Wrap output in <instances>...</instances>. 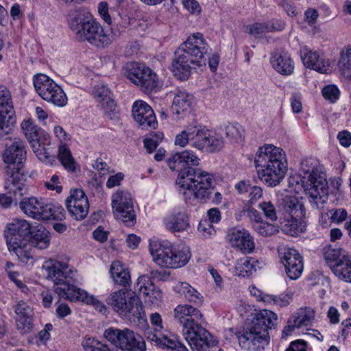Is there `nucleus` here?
Masks as SVG:
<instances>
[{
  "mask_svg": "<svg viewBox=\"0 0 351 351\" xmlns=\"http://www.w3.org/2000/svg\"><path fill=\"white\" fill-rule=\"evenodd\" d=\"M332 271L339 280L351 283V256L343 258Z\"/></svg>",
  "mask_w": 351,
  "mask_h": 351,
  "instance_id": "39",
  "label": "nucleus"
},
{
  "mask_svg": "<svg viewBox=\"0 0 351 351\" xmlns=\"http://www.w3.org/2000/svg\"><path fill=\"white\" fill-rule=\"evenodd\" d=\"M32 226L25 219H14L6 225L4 237L8 248L14 253L18 258L24 263L33 259L32 252L29 251V234Z\"/></svg>",
  "mask_w": 351,
  "mask_h": 351,
  "instance_id": "8",
  "label": "nucleus"
},
{
  "mask_svg": "<svg viewBox=\"0 0 351 351\" xmlns=\"http://www.w3.org/2000/svg\"><path fill=\"white\" fill-rule=\"evenodd\" d=\"M226 135L230 140L239 142L242 141L243 138L244 129L243 127L238 124H228L226 128Z\"/></svg>",
  "mask_w": 351,
  "mask_h": 351,
  "instance_id": "47",
  "label": "nucleus"
},
{
  "mask_svg": "<svg viewBox=\"0 0 351 351\" xmlns=\"http://www.w3.org/2000/svg\"><path fill=\"white\" fill-rule=\"evenodd\" d=\"M93 95L98 103V106L104 110L106 114L115 110V103L111 97V92L106 85L95 86L93 90Z\"/></svg>",
  "mask_w": 351,
  "mask_h": 351,
  "instance_id": "29",
  "label": "nucleus"
},
{
  "mask_svg": "<svg viewBox=\"0 0 351 351\" xmlns=\"http://www.w3.org/2000/svg\"><path fill=\"white\" fill-rule=\"evenodd\" d=\"M151 282L152 280L148 276L143 275L139 276L134 285V292L138 291L139 293L142 291V289L146 288Z\"/></svg>",
  "mask_w": 351,
  "mask_h": 351,
  "instance_id": "60",
  "label": "nucleus"
},
{
  "mask_svg": "<svg viewBox=\"0 0 351 351\" xmlns=\"http://www.w3.org/2000/svg\"><path fill=\"white\" fill-rule=\"evenodd\" d=\"M163 139V134L162 132H158L156 133L149 134L143 141L144 146L148 153L153 152L159 143Z\"/></svg>",
  "mask_w": 351,
  "mask_h": 351,
  "instance_id": "48",
  "label": "nucleus"
},
{
  "mask_svg": "<svg viewBox=\"0 0 351 351\" xmlns=\"http://www.w3.org/2000/svg\"><path fill=\"white\" fill-rule=\"evenodd\" d=\"M173 245L167 241H154L149 243V252L154 261L162 267L170 268L173 263Z\"/></svg>",
  "mask_w": 351,
  "mask_h": 351,
  "instance_id": "23",
  "label": "nucleus"
},
{
  "mask_svg": "<svg viewBox=\"0 0 351 351\" xmlns=\"http://www.w3.org/2000/svg\"><path fill=\"white\" fill-rule=\"evenodd\" d=\"M124 178V174L119 172L115 175L110 176L106 182V186L109 189L120 185L121 182Z\"/></svg>",
  "mask_w": 351,
  "mask_h": 351,
  "instance_id": "61",
  "label": "nucleus"
},
{
  "mask_svg": "<svg viewBox=\"0 0 351 351\" xmlns=\"http://www.w3.org/2000/svg\"><path fill=\"white\" fill-rule=\"evenodd\" d=\"M110 272L114 282L118 285L126 287L131 282V276L128 269L125 268L119 261H114L112 263Z\"/></svg>",
  "mask_w": 351,
  "mask_h": 351,
  "instance_id": "36",
  "label": "nucleus"
},
{
  "mask_svg": "<svg viewBox=\"0 0 351 351\" xmlns=\"http://www.w3.org/2000/svg\"><path fill=\"white\" fill-rule=\"evenodd\" d=\"M199 232L204 234V236H210L215 232L211 223L206 219L202 220L198 226Z\"/></svg>",
  "mask_w": 351,
  "mask_h": 351,
  "instance_id": "58",
  "label": "nucleus"
},
{
  "mask_svg": "<svg viewBox=\"0 0 351 351\" xmlns=\"http://www.w3.org/2000/svg\"><path fill=\"white\" fill-rule=\"evenodd\" d=\"M19 208L26 215L37 220L64 218V209L62 206L47 202L43 198L24 197L19 202Z\"/></svg>",
  "mask_w": 351,
  "mask_h": 351,
  "instance_id": "11",
  "label": "nucleus"
},
{
  "mask_svg": "<svg viewBox=\"0 0 351 351\" xmlns=\"http://www.w3.org/2000/svg\"><path fill=\"white\" fill-rule=\"evenodd\" d=\"M285 271L291 280H297L300 277L304 269L303 261H298L296 263L285 265Z\"/></svg>",
  "mask_w": 351,
  "mask_h": 351,
  "instance_id": "49",
  "label": "nucleus"
},
{
  "mask_svg": "<svg viewBox=\"0 0 351 351\" xmlns=\"http://www.w3.org/2000/svg\"><path fill=\"white\" fill-rule=\"evenodd\" d=\"M249 34L258 37L263 34L267 33V27L266 22L265 23H255L248 27Z\"/></svg>",
  "mask_w": 351,
  "mask_h": 351,
  "instance_id": "54",
  "label": "nucleus"
},
{
  "mask_svg": "<svg viewBox=\"0 0 351 351\" xmlns=\"http://www.w3.org/2000/svg\"><path fill=\"white\" fill-rule=\"evenodd\" d=\"M43 269L46 271L47 278L53 282L54 291L60 298L92 304L102 314L107 312V308L103 302L77 287L76 284L78 275L73 267L66 263L49 260L44 263Z\"/></svg>",
  "mask_w": 351,
  "mask_h": 351,
  "instance_id": "3",
  "label": "nucleus"
},
{
  "mask_svg": "<svg viewBox=\"0 0 351 351\" xmlns=\"http://www.w3.org/2000/svg\"><path fill=\"white\" fill-rule=\"evenodd\" d=\"M67 21L77 40L87 41L97 48L108 47L120 35L119 31L112 27L110 32L105 29L89 12L82 8L71 11Z\"/></svg>",
  "mask_w": 351,
  "mask_h": 351,
  "instance_id": "4",
  "label": "nucleus"
},
{
  "mask_svg": "<svg viewBox=\"0 0 351 351\" xmlns=\"http://www.w3.org/2000/svg\"><path fill=\"white\" fill-rule=\"evenodd\" d=\"M259 268V262L254 258L245 256L237 260L235 265L236 274L242 277H249Z\"/></svg>",
  "mask_w": 351,
  "mask_h": 351,
  "instance_id": "35",
  "label": "nucleus"
},
{
  "mask_svg": "<svg viewBox=\"0 0 351 351\" xmlns=\"http://www.w3.org/2000/svg\"><path fill=\"white\" fill-rule=\"evenodd\" d=\"M279 256L282 263L285 265L296 263L298 261H303L302 256L298 251L290 247H285L279 251Z\"/></svg>",
  "mask_w": 351,
  "mask_h": 351,
  "instance_id": "44",
  "label": "nucleus"
},
{
  "mask_svg": "<svg viewBox=\"0 0 351 351\" xmlns=\"http://www.w3.org/2000/svg\"><path fill=\"white\" fill-rule=\"evenodd\" d=\"M282 209L285 219H303L305 217L304 206L295 195H286L282 199Z\"/></svg>",
  "mask_w": 351,
  "mask_h": 351,
  "instance_id": "27",
  "label": "nucleus"
},
{
  "mask_svg": "<svg viewBox=\"0 0 351 351\" xmlns=\"http://www.w3.org/2000/svg\"><path fill=\"white\" fill-rule=\"evenodd\" d=\"M188 143L199 150L215 152L223 147L224 140L221 134L211 132L195 122L188 125L176 136V145L183 147Z\"/></svg>",
  "mask_w": 351,
  "mask_h": 351,
  "instance_id": "7",
  "label": "nucleus"
},
{
  "mask_svg": "<svg viewBox=\"0 0 351 351\" xmlns=\"http://www.w3.org/2000/svg\"><path fill=\"white\" fill-rule=\"evenodd\" d=\"M259 208L263 212L265 217L271 221L278 219L275 206L271 202H264L259 204Z\"/></svg>",
  "mask_w": 351,
  "mask_h": 351,
  "instance_id": "51",
  "label": "nucleus"
},
{
  "mask_svg": "<svg viewBox=\"0 0 351 351\" xmlns=\"http://www.w3.org/2000/svg\"><path fill=\"white\" fill-rule=\"evenodd\" d=\"M331 220L337 223H341L346 220L348 217V213L344 208H338L336 210H330Z\"/></svg>",
  "mask_w": 351,
  "mask_h": 351,
  "instance_id": "57",
  "label": "nucleus"
},
{
  "mask_svg": "<svg viewBox=\"0 0 351 351\" xmlns=\"http://www.w3.org/2000/svg\"><path fill=\"white\" fill-rule=\"evenodd\" d=\"M14 111L10 92L0 86V140L8 138L14 128Z\"/></svg>",
  "mask_w": 351,
  "mask_h": 351,
  "instance_id": "17",
  "label": "nucleus"
},
{
  "mask_svg": "<svg viewBox=\"0 0 351 351\" xmlns=\"http://www.w3.org/2000/svg\"><path fill=\"white\" fill-rule=\"evenodd\" d=\"M209 50L210 47L202 34L195 33L189 36L175 51L171 64L174 75L180 80H186L191 75L193 68L206 66L207 62L210 70L216 71L219 56L214 53L208 58Z\"/></svg>",
  "mask_w": 351,
  "mask_h": 351,
  "instance_id": "2",
  "label": "nucleus"
},
{
  "mask_svg": "<svg viewBox=\"0 0 351 351\" xmlns=\"http://www.w3.org/2000/svg\"><path fill=\"white\" fill-rule=\"evenodd\" d=\"M230 243L232 246L239 248L243 253H252L254 250L252 237L244 230L232 229L228 234Z\"/></svg>",
  "mask_w": 351,
  "mask_h": 351,
  "instance_id": "25",
  "label": "nucleus"
},
{
  "mask_svg": "<svg viewBox=\"0 0 351 351\" xmlns=\"http://www.w3.org/2000/svg\"><path fill=\"white\" fill-rule=\"evenodd\" d=\"M287 223L283 226L284 232L292 237L298 235L302 232V228L298 225V221L302 219H285Z\"/></svg>",
  "mask_w": 351,
  "mask_h": 351,
  "instance_id": "50",
  "label": "nucleus"
},
{
  "mask_svg": "<svg viewBox=\"0 0 351 351\" xmlns=\"http://www.w3.org/2000/svg\"><path fill=\"white\" fill-rule=\"evenodd\" d=\"M347 255L343 254L341 249L332 248L331 246L326 247L324 249V260L331 270Z\"/></svg>",
  "mask_w": 351,
  "mask_h": 351,
  "instance_id": "41",
  "label": "nucleus"
},
{
  "mask_svg": "<svg viewBox=\"0 0 351 351\" xmlns=\"http://www.w3.org/2000/svg\"><path fill=\"white\" fill-rule=\"evenodd\" d=\"M314 160L313 158H306L303 160L300 163V173L304 180L306 179V181L303 180V182H306V185L314 182L315 178L319 177H324L315 168Z\"/></svg>",
  "mask_w": 351,
  "mask_h": 351,
  "instance_id": "37",
  "label": "nucleus"
},
{
  "mask_svg": "<svg viewBox=\"0 0 351 351\" xmlns=\"http://www.w3.org/2000/svg\"><path fill=\"white\" fill-rule=\"evenodd\" d=\"M82 199H84L85 201H88V198L82 189H75L71 191V195L69 196L65 202L66 205L71 204L73 202H79Z\"/></svg>",
  "mask_w": 351,
  "mask_h": 351,
  "instance_id": "55",
  "label": "nucleus"
},
{
  "mask_svg": "<svg viewBox=\"0 0 351 351\" xmlns=\"http://www.w3.org/2000/svg\"><path fill=\"white\" fill-rule=\"evenodd\" d=\"M193 100V96L186 90H178L173 98L172 111L178 115L190 111Z\"/></svg>",
  "mask_w": 351,
  "mask_h": 351,
  "instance_id": "33",
  "label": "nucleus"
},
{
  "mask_svg": "<svg viewBox=\"0 0 351 351\" xmlns=\"http://www.w3.org/2000/svg\"><path fill=\"white\" fill-rule=\"evenodd\" d=\"M174 319L182 325V332L186 341H193L196 333L205 337L208 330L201 325L203 315L192 305L180 304L174 308Z\"/></svg>",
  "mask_w": 351,
  "mask_h": 351,
  "instance_id": "10",
  "label": "nucleus"
},
{
  "mask_svg": "<svg viewBox=\"0 0 351 351\" xmlns=\"http://www.w3.org/2000/svg\"><path fill=\"white\" fill-rule=\"evenodd\" d=\"M300 56L306 68L314 69L321 73H327L329 70V61L316 51L304 47L300 50Z\"/></svg>",
  "mask_w": 351,
  "mask_h": 351,
  "instance_id": "24",
  "label": "nucleus"
},
{
  "mask_svg": "<svg viewBox=\"0 0 351 351\" xmlns=\"http://www.w3.org/2000/svg\"><path fill=\"white\" fill-rule=\"evenodd\" d=\"M16 324L18 330L26 333L32 328V308L23 300L19 301L14 308Z\"/></svg>",
  "mask_w": 351,
  "mask_h": 351,
  "instance_id": "28",
  "label": "nucleus"
},
{
  "mask_svg": "<svg viewBox=\"0 0 351 351\" xmlns=\"http://www.w3.org/2000/svg\"><path fill=\"white\" fill-rule=\"evenodd\" d=\"M314 182L305 185L309 202L313 208L322 210L328 198V182L325 177L315 178Z\"/></svg>",
  "mask_w": 351,
  "mask_h": 351,
  "instance_id": "21",
  "label": "nucleus"
},
{
  "mask_svg": "<svg viewBox=\"0 0 351 351\" xmlns=\"http://www.w3.org/2000/svg\"><path fill=\"white\" fill-rule=\"evenodd\" d=\"M66 206L71 215L77 220H82L88 215L89 209L88 201L82 199L81 202H73Z\"/></svg>",
  "mask_w": 351,
  "mask_h": 351,
  "instance_id": "42",
  "label": "nucleus"
},
{
  "mask_svg": "<svg viewBox=\"0 0 351 351\" xmlns=\"http://www.w3.org/2000/svg\"><path fill=\"white\" fill-rule=\"evenodd\" d=\"M189 217L184 210H174L164 219L165 228L171 232H180L189 227Z\"/></svg>",
  "mask_w": 351,
  "mask_h": 351,
  "instance_id": "26",
  "label": "nucleus"
},
{
  "mask_svg": "<svg viewBox=\"0 0 351 351\" xmlns=\"http://www.w3.org/2000/svg\"><path fill=\"white\" fill-rule=\"evenodd\" d=\"M124 74L145 93L156 91L159 87L158 77L155 72L143 63L128 62L124 68Z\"/></svg>",
  "mask_w": 351,
  "mask_h": 351,
  "instance_id": "13",
  "label": "nucleus"
},
{
  "mask_svg": "<svg viewBox=\"0 0 351 351\" xmlns=\"http://www.w3.org/2000/svg\"><path fill=\"white\" fill-rule=\"evenodd\" d=\"M132 116L143 129L155 128L158 125L154 110L143 101H136L134 103Z\"/></svg>",
  "mask_w": 351,
  "mask_h": 351,
  "instance_id": "22",
  "label": "nucleus"
},
{
  "mask_svg": "<svg viewBox=\"0 0 351 351\" xmlns=\"http://www.w3.org/2000/svg\"><path fill=\"white\" fill-rule=\"evenodd\" d=\"M338 66L345 77H351V47L341 51Z\"/></svg>",
  "mask_w": 351,
  "mask_h": 351,
  "instance_id": "45",
  "label": "nucleus"
},
{
  "mask_svg": "<svg viewBox=\"0 0 351 351\" xmlns=\"http://www.w3.org/2000/svg\"><path fill=\"white\" fill-rule=\"evenodd\" d=\"M243 215H246L250 220L252 227L256 223H261L263 219L260 213L254 208L247 207L241 211Z\"/></svg>",
  "mask_w": 351,
  "mask_h": 351,
  "instance_id": "53",
  "label": "nucleus"
},
{
  "mask_svg": "<svg viewBox=\"0 0 351 351\" xmlns=\"http://www.w3.org/2000/svg\"><path fill=\"white\" fill-rule=\"evenodd\" d=\"M104 337L118 351H145L146 344L143 338L128 328L123 330L109 328L104 331Z\"/></svg>",
  "mask_w": 351,
  "mask_h": 351,
  "instance_id": "12",
  "label": "nucleus"
},
{
  "mask_svg": "<svg viewBox=\"0 0 351 351\" xmlns=\"http://www.w3.org/2000/svg\"><path fill=\"white\" fill-rule=\"evenodd\" d=\"M172 261L170 268H179L184 266L191 258V253L188 248L182 249L173 246Z\"/></svg>",
  "mask_w": 351,
  "mask_h": 351,
  "instance_id": "43",
  "label": "nucleus"
},
{
  "mask_svg": "<svg viewBox=\"0 0 351 351\" xmlns=\"http://www.w3.org/2000/svg\"><path fill=\"white\" fill-rule=\"evenodd\" d=\"M208 335L205 337L199 335L197 332L193 338V341H186L191 348L196 351H222L221 348L217 347V341L214 339L212 335L208 331Z\"/></svg>",
  "mask_w": 351,
  "mask_h": 351,
  "instance_id": "30",
  "label": "nucleus"
},
{
  "mask_svg": "<svg viewBox=\"0 0 351 351\" xmlns=\"http://www.w3.org/2000/svg\"><path fill=\"white\" fill-rule=\"evenodd\" d=\"M275 3L290 16L293 17L298 14L295 7L291 4L288 0H274Z\"/></svg>",
  "mask_w": 351,
  "mask_h": 351,
  "instance_id": "56",
  "label": "nucleus"
},
{
  "mask_svg": "<svg viewBox=\"0 0 351 351\" xmlns=\"http://www.w3.org/2000/svg\"><path fill=\"white\" fill-rule=\"evenodd\" d=\"M23 133L29 142L32 149L38 159L45 164L52 165L56 162V156L40 142L43 130L31 120H24L21 124Z\"/></svg>",
  "mask_w": 351,
  "mask_h": 351,
  "instance_id": "15",
  "label": "nucleus"
},
{
  "mask_svg": "<svg viewBox=\"0 0 351 351\" xmlns=\"http://www.w3.org/2000/svg\"><path fill=\"white\" fill-rule=\"evenodd\" d=\"M34 86L38 94L46 101L58 107H63L67 104V97L64 90L46 75L34 76Z\"/></svg>",
  "mask_w": 351,
  "mask_h": 351,
  "instance_id": "14",
  "label": "nucleus"
},
{
  "mask_svg": "<svg viewBox=\"0 0 351 351\" xmlns=\"http://www.w3.org/2000/svg\"><path fill=\"white\" fill-rule=\"evenodd\" d=\"M106 303L120 316L136 322L143 319L142 302L136 293L131 290L120 289L112 292Z\"/></svg>",
  "mask_w": 351,
  "mask_h": 351,
  "instance_id": "9",
  "label": "nucleus"
},
{
  "mask_svg": "<svg viewBox=\"0 0 351 351\" xmlns=\"http://www.w3.org/2000/svg\"><path fill=\"white\" fill-rule=\"evenodd\" d=\"M274 69L283 75H289L293 72L294 65L290 56L285 52L275 53L271 57Z\"/></svg>",
  "mask_w": 351,
  "mask_h": 351,
  "instance_id": "32",
  "label": "nucleus"
},
{
  "mask_svg": "<svg viewBox=\"0 0 351 351\" xmlns=\"http://www.w3.org/2000/svg\"><path fill=\"white\" fill-rule=\"evenodd\" d=\"M4 171V189L7 194L15 199L21 197L27 193L26 176L21 170L13 169L12 166H6Z\"/></svg>",
  "mask_w": 351,
  "mask_h": 351,
  "instance_id": "19",
  "label": "nucleus"
},
{
  "mask_svg": "<svg viewBox=\"0 0 351 351\" xmlns=\"http://www.w3.org/2000/svg\"><path fill=\"white\" fill-rule=\"evenodd\" d=\"M58 158L67 171L71 172L75 171L77 164L71 155V151L66 145L61 144L59 146Z\"/></svg>",
  "mask_w": 351,
  "mask_h": 351,
  "instance_id": "40",
  "label": "nucleus"
},
{
  "mask_svg": "<svg viewBox=\"0 0 351 351\" xmlns=\"http://www.w3.org/2000/svg\"><path fill=\"white\" fill-rule=\"evenodd\" d=\"M278 317L269 310H262L254 314L250 326L237 338L240 346L245 350L261 351L269 343L268 330L277 324Z\"/></svg>",
  "mask_w": 351,
  "mask_h": 351,
  "instance_id": "6",
  "label": "nucleus"
},
{
  "mask_svg": "<svg viewBox=\"0 0 351 351\" xmlns=\"http://www.w3.org/2000/svg\"><path fill=\"white\" fill-rule=\"evenodd\" d=\"M49 232L42 225L32 227V232L29 234V247L31 252L32 247L44 250L49 247Z\"/></svg>",
  "mask_w": 351,
  "mask_h": 351,
  "instance_id": "31",
  "label": "nucleus"
},
{
  "mask_svg": "<svg viewBox=\"0 0 351 351\" xmlns=\"http://www.w3.org/2000/svg\"><path fill=\"white\" fill-rule=\"evenodd\" d=\"M174 290L189 302L196 305H202L203 302V297L201 294L187 282H178L175 286Z\"/></svg>",
  "mask_w": 351,
  "mask_h": 351,
  "instance_id": "34",
  "label": "nucleus"
},
{
  "mask_svg": "<svg viewBox=\"0 0 351 351\" xmlns=\"http://www.w3.org/2000/svg\"><path fill=\"white\" fill-rule=\"evenodd\" d=\"M150 321L153 326L154 331L148 329L146 331V337L151 341L155 342L156 345L161 348H166L167 350L173 351H189L186 347L181 342L168 338L162 335L160 331L163 328L162 324V318L159 313H155L151 315Z\"/></svg>",
  "mask_w": 351,
  "mask_h": 351,
  "instance_id": "18",
  "label": "nucleus"
},
{
  "mask_svg": "<svg viewBox=\"0 0 351 351\" xmlns=\"http://www.w3.org/2000/svg\"><path fill=\"white\" fill-rule=\"evenodd\" d=\"M323 97L331 103L335 102L339 97L340 91L335 85H328L322 90Z\"/></svg>",
  "mask_w": 351,
  "mask_h": 351,
  "instance_id": "52",
  "label": "nucleus"
},
{
  "mask_svg": "<svg viewBox=\"0 0 351 351\" xmlns=\"http://www.w3.org/2000/svg\"><path fill=\"white\" fill-rule=\"evenodd\" d=\"M112 207L117 219L121 221L126 226L132 227L136 223L131 194L125 191H117L112 197Z\"/></svg>",
  "mask_w": 351,
  "mask_h": 351,
  "instance_id": "16",
  "label": "nucleus"
},
{
  "mask_svg": "<svg viewBox=\"0 0 351 351\" xmlns=\"http://www.w3.org/2000/svg\"><path fill=\"white\" fill-rule=\"evenodd\" d=\"M254 163L258 177L269 186L278 184L287 170L285 152L281 148L270 144L258 148Z\"/></svg>",
  "mask_w": 351,
  "mask_h": 351,
  "instance_id": "5",
  "label": "nucleus"
},
{
  "mask_svg": "<svg viewBox=\"0 0 351 351\" xmlns=\"http://www.w3.org/2000/svg\"><path fill=\"white\" fill-rule=\"evenodd\" d=\"M253 228L258 234L263 237H270L278 232V226L263 221L259 223H256Z\"/></svg>",
  "mask_w": 351,
  "mask_h": 351,
  "instance_id": "46",
  "label": "nucleus"
},
{
  "mask_svg": "<svg viewBox=\"0 0 351 351\" xmlns=\"http://www.w3.org/2000/svg\"><path fill=\"white\" fill-rule=\"evenodd\" d=\"M315 317V311L310 307L300 308L291 317V322L298 328L311 325Z\"/></svg>",
  "mask_w": 351,
  "mask_h": 351,
  "instance_id": "38",
  "label": "nucleus"
},
{
  "mask_svg": "<svg viewBox=\"0 0 351 351\" xmlns=\"http://www.w3.org/2000/svg\"><path fill=\"white\" fill-rule=\"evenodd\" d=\"M98 12L103 20L108 24H112V19L108 13V7L106 2H101L98 5Z\"/></svg>",
  "mask_w": 351,
  "mask_h": 351,
  "instance_id": "59",
  "label": "nucleus"
},
{
  "mask_svg": "<svg viewBox=\"0 0 351 351\" xmlns=\"http://www.w3.org/2000/svg\"><path fill=\"white\" fill-rule=\"evenodd\" d=\"M59 183V177L56 175H53L49 182H45V186L52 191H56L57 193H60L62 192V187L60 185H58Z\"/></svg>",
  "mask_w": 351,
  "mask_h": 351,
  "instance_id": "62",
  "label": "nucleus"
},
{
  "mask_svg": "<svg viewBox=\"0 0 351 351\" xmlns=\"http://www.w3.org/2000/svg\"><path fill=\"white\" fill-rule=\"evenodd\" d=\"M263 196V190L258 186H252L249 191V202L254 203Z\"/></svg>",
  "mask_w": 351,
  "mask_h": 351,
  "instance_id": "63",
  "label": "nucleus"
},
{
  "mask_svg": "<svg viewBox=\"0 0 351 351\" xmlns=\"http://www.w3.org/2000/svg\"><path fill=\"white\" fill-rule=\"evenodd\" d=\"M337 138L342 146L348 147L351 145V134L348 131L340 132L337 135Z\"/></svg>",
  "mask_w": 351,
  "mask_h": 351,
  "instance_id": "64",
  "label": "nucleus"
},
{
  "mask_svg": "<svg viewBox=\"0 0 351 351\" xmlns=\"http://www.w3.org/2000/svg\"><path fill=\"white\" fill-rule=\"evenodd\" d=\"M27 159L26 143L21 138H14L12 144L8 147L2 154V160L7 166L21 170Z\"/></svg>",
  "mask_w": 351,
  "mask_h": 351,
  "instance_id": "20",
  "label": "nucleus"
},
{
  "mask_svg": "<svg viewBox=\"0 0 351 351\" xmlns=\"http://www.w3.org/2000/svg\"><path fill=\"white\" fill-rule=\"evenodd\" d=\"M199 161V158L189 151L176 153L168 160L171 169H180L176 180L178 191L184 202L191 205L206 203L213 190V176L192 167L198 165Z\"/></svg>",
  "mask_w": 351,
  "mask_h": 351,
  "instance_id": "1",
  "label": "nucleus"
}]
</instances>
